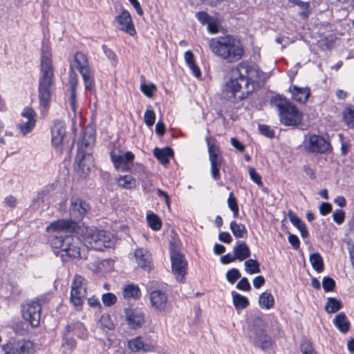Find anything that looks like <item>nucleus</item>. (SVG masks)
Returning <instances> with one entry per match:
<instances>
[{
  "instance_id": "774afa93",
  "label": "nucleus",
  "mask_w": 354,
  "mask_h": 354,
  "mask_svg": "<svg viewBox=\"0 0 354 354\" xmlns=\"http://www.w3.org/2000/svg\"><path fill=\"white\" fill-rule=\"evenodd\" d=\"M207 30L212 34H215L218 32V25L216 21H214L212 18L208 21L207 24Z\"/></svg>"
},
{
  "instance_id": "09e8293b",
  "label": "nucleus",
  "mask_w": 354,
  "mask_h": 354,
  "mask_svg": "<svg viewBox=\"0 0 354 354\" xmlns=\"http://www.w3.org/2000/svg\"><path fill=\"white\" fill-rule=\"evenodd\" d=\"M102 300L104 306H111L116 303L117 297L113 293L108 292L102 295Z\"/></svg>"
},
{
  "instance_id": "a18cd8bd",
  "label": "nucleus",
  "mask_w": 354,
  "mask_h": 354,
  "mask_svg": "<svg viewBox=\"0 0 354 354\" xmlns=\"http://www.w3.org/2000/svg\"><path fill=\"white\" fill-rule=\"evenodd\" d=\"M227 204L229 208L233 212V216L234 218H237L239 215V207L237 205L236 199L232 193L230 194V196L227 199Z\"/></svg>"
},
{
  "instance_id": "f03ea898",
  "label": "nucleus",
  "mask_w": 354,
  "mask_h": 354,
  "mask_svg": "<svg viewBox=\"0 0 354 354\" xmlns=\"http://www.w3.org/2000/svg\"><path fill=\"white\" fill-rule=\"evenodd\" d=\"M209 48L215 55L227 63L236 62L244 55L242 43L230 35L211 39L209 41Z\"/></svg>"
},
{
  "instance_id": "ddd939ff",
  "label": "nucleus",
  "mask_w": 354,
  "mask_h": 354,
  "mask_svg": "<svg viewBox=\"0 0 354 354\" xmlns=\"http://www.w3.org/2000/svg\"><path fill=\"white\" fill-rule=\"evenodd\" d=\"M41 307L38 301H32L22 306L23 318L32 327H37L40 323Z\"/></svg>"
},
{
  "instance_id": "0eeeda50",
  "label": "nucleus",
  "mask_w": 354,
  "mask_h": 354,
  "mask_svg": "<svg viewBox=\"0 0 354 354\" xmlns=\"http://www.w3.org/2000/svg\"><path fill=\"white\" fill-rule=\"evenodd\" d=\"M113 236L110 232L95 228L86 229L84 239L89 246L96 250L110 248L113 244Z\"/></svg>"
},
{
  "instance_id": "4d7b16f0",
  "label": "nucleus",
  "mask_w": 354,
  "mask_h": 354,
  "mask_svg": "<svg viewBox=\"0 0 354 354\" xmlns=\"http://www.w3.org/2000/svg\"><path fill=\"white\" fill-rule=\"evenodd\" d=\"M259 130L262 135L268 138H272L274 136V132L267 125H259Z\"/></svg>"
},
{
  "instance_id": "e433bc0d",
  "label": "nucleus",
  "mask_w": 354,
  "mask_h": 354,
  "mask_svg": "<svg viewBox=\"0 0 354 354\" xmlns=\"http://www.w3.org/2000/svg\"><path fill=\"white\" fill-rule=\"evenodd\" d=\"M120 187L125 189H132L136 187V180L131 175H124L118 179Z\"/></svg>"
},
{
  "instance_id": "a878e982",
  "label": "nucleus",
  "mask_w": 354,
  "mask_h": 354,
  "mask_svg": "<svg viewBox=\"0 0 354 354\" xmlns=\"http://www.w3.org/2000/svg\"><path fill=\"white\" fill-rule=\"evenodd\" d=\"M333 322L337 328L342 333H347L350 329V322L344 313L337 314Z\"/></svg>"
},
{
  "instance_id": "864d4df0",
  "label": "nucleus",
  "mask_w": 354,
  "mask_h": 354,
  "mask_svg": "<svg viewBox=\"0 0 354 354\" xmlns=\"http://www.w3.org/2000/svg\"><path fill=\"white\" fill-rule=\"evenodd\" d=\"M322 286L325 292H330L334 289L335 282L332 278L325 277L322 281Z\"/></svg>"
},
{
  "instance_id": "4be33fe9",
  "label": "nucleus",
  "mask_w": 354,
  "mask_h": 354,
  "mask_svg": "<svg viewBox=\"0 0 354 354\" xmlns=\"http://www.w3.org/2000/svg\"><path fill=\"white\" fill-rule=\"evenodd\" d=\"M292 97L299 103H306L310 95V89L308 87H299L293 85L289 88Z\"/></svg>"
},
{
  "instance_id": "3c124183",
  "label": "nucleus",
  "mask_w": 354,
  "mask_h": 354,
  "mask_svg": "<svg viewBox=\"0 0 354 354\" xmlns=\"http://www.w3.org/2000/svg\"><path fill=\"white\" fill-rule=\"evenodd\" d=\"M248 173L250 178L252 180L254 181L258 186L262 187L263 183L261 180V176L256 171L255 169L253 167H249Z\"/></svg>"
},
{
  "instance_id": "393cba45",
  "label": "nucleus",
  "mask_w": 354,
  "mask_h": 354,
  "mask_svg": "<svg viewBox=\"0 0 354 354\" xmlns=\"http://www.w3.org/2000/svg\"><path fill=\"white\" fill-rule=\"evenodd\" d=\"M234 254L237 260L242 261L250 256V250L245 242L238 241L233 248Z\"/></svg>"
},
{
  "instance_id": "79ce46f5",
  "label": "nucleus",
  "mask_w": 354,
  "mask_h": 354,
  "mask_svg": "<svg viewBox=\"0 0 354 354\" xmlns=\"http://www.w3.org/2000/svg\"><path fill=\"white\" fill-rule=\"evenodd\" d=\"M98 324L102 329L111 330L114 327L110 316L107 314L101 316Z\"/></svg>"
},
{
  "instance_id": "c756f323",
  "label": "nucleus",
  "mask_w": 354,
  "mask_h": 354,
  "mask_svg": "<svg viewBox=\"0 0 354 354\" xmlns=\"http://www.w3.org/2000/svg\"><path fill=\"white\" fill-rule=\"evenodd\" d=\"M274 297L268 292H263L259 298V304L263 309H270L274 306Z\"/></svg>"
},
{
  "instance_id": "603ef678",
  "label": "nucleus",
  "mask_w": 354,
  "mask_h": 354,
  "mask_svg": "<svg viewBox=\"0 0 354 354\" xmlns=\"http://www.w3.org/2000/svg\"><path fill=\"white\" fill-rule=\"evenodd\" d=\"M239 277H241V274L236 268L230 270L226 274L227 280L232 284H233Z\"/></svg>"
},
{
  "instance_id": "5701e85b",
  "label": "nucleus",
  "mask_w": 354,
  "mask_h": 354,
  "mask_svg": "<svg viewBox=\"0 0 354 354\" xmlns=\"http://www.w3.org/2000/svg\"><path fill=\"white\" fill-rule=\"evenodd\" d=\"M95 140V136L93 130L86 128L82 133L80 141L78 142L77 151H85L86 149L92 146Z\"/></svg>"
},
{
  "instance_id": "aec40b11",
  "label": "nucleus",
  "mask_w": 354,
  "mask_h": 354,
  "mask_svg": "<svg viewBox=\"0 0 354 354\" xmlns=\"http://www.w3.org/2000/svg\"><path fill=\"white\" fill-rule=\"evenodd\" d=\"M75 162L82 173L85 174L88 173L94 166V159L91 154L85 151L79 150L75 158Z\"/></svg>"
},
{
  "instance_id": "de8ad7c7",
  "label": "nucleus",
  "mask_w": 354,
  "mask_h": 354,
  "mask_svg": "<svg viewBox=\"0 0 354 354\" xmlns=\"http://www.w3.org/2000/svg\"><path fill=\"white\" fill-rule=\"evenodd\" d=\"M156 90V86L153 83L146 84L142 83L140 85V91L146 96L151 97L153 92Z\"/></svg>"
},
{
  "instance_id": "bb28decb",
  "label": "nucleus",
  "mask_w": 354,
  "mask_h": 354,
  "mask_svg": "<svg viewBox=\"0 0 354 354\" xmlns=\"http://www.w3.org/2000/svg\"><path fill=\"white\" fill-rule=\"evenodd\" d=\"M184 57L185 62L190 70L192 71L193 75L197 78L200 77L201 76V73L200 68L195 63L194 55L193 53L191 50H187L185 53Z\"/></svg>"
},
{
  "instance_id": "7ed1b4c3",
  "label": "nucleus",
  "mask_w": 354,
  "mask_h": 354,
  "mask_svg": "<svg viewBox=\"0 0 354 354\" xmlns=\"http://www.w3.org/2000/svg\"><path fill=\"white\" fill-rule=\"evenodd\" d=\"M51 56L48 47L43 46L40 60V77L39 79L38 92L40 105L44 108L49 106L51 87L53 84L54 72Z\"/></svg>"
},
{
  "instance_id": "473e14b6",
  "label": "nucleus",
  "mask_w": 354,
  "mask_h": 354,
  "mask_svg": "<svg viewBox=\"0 0 354 354\" xmlns=\"http://www.w3.org/2000/svg\"><path fill=\"white\" fill-rule=\"evenodd\" d=\"M230 230L236 238H243L247 235L245 226L242 223H237L233 221L230 223Z\"/></svg>"
},
{
  "instance_id": "4c0bfd02",
  "label": "nucleus",
  "mask_w": 354,
  "mask_h": 354,
  "mask_svg": "<svg viewBox=\"0 0 354 354\" xmlns=\"http://www.w3.org/2000/svg\"><path fill=\"white\" fill-rule=\"evenodd\" d=\"M244 266L245 272L250 274L261 272L259 263L255 259H250L246 260Z\"/></svg>"
},
{
  "instance_id": "58836bf2",
  "label": "nucleus",
  "mask_w": 354,
  "mask_h": 354,
  "mask_svg": "<svg viewBox=\"0 0 354 354\" xmlns=\"http://www.w3.org/2000/svg\"><path fill=\"white\" fill-rule=\"evenodd\" d=\"M147 221L149 226L155 231H158L161 228L162 222L159 217L154 213L150 212L147 215Z\"/></svg>"
},
{
  "instance_id": "9d476101",
  "label": "nucleus",
  "mask_w": 354,
  "mask_h": 354,
  "mask_svg": "<svg viewBox=\"0 0 354 354\" xmlns=\"http://www.w3.org/2000/svg\"><path fill=\"white\" fill-rule=\"evenodd\" d=\"M305 149L312 153L323 154L330 152L332 147L329 141L319 135H310L305 140Z\"/></svg>"
},
{
  "instance_id": "c03bdc74",
  "label": "nucleus",
  "mask_w": 354,
  "mask_h": 354,
  "mask_svg": "<svg viewBox=\"0 0 354 354\" xmlns=\"http://www.w3.org/2000/svg\"><path fill=\"white\" fill-rule=\"evenodd\" d=\"M222 162L212 161L211 164V176L215 180L221 179L220 169Z\"/></svg>"
},
{
  "instance_id": "8fccbe9b",
  "label": "nucleus",
  "mask_w": 354,
  "mask_h": 354,
  "mask_svg": "<svg viewBox=\"0 0 354 354\" xmlns=\"http://www.w3.org/2000/svg\"><path fill=\"white\" fill-rule=\"evenodd\" d=\"M156 115L153 110L148 109L144 114V121L147 126L151 127L155 122Z\"/></svg>"
},
{
  "instance_id": "bf43d9fd",
  "label": "nucleus",
  "mask_w": 354,
  "mask_h": 354,
  "mask_svg": "<svg viewBox=\"0 0 354 354\" xmlns=\"http://www.w3.org/2000/svg\"><path fill=\"white\" fill-rule=\"evenodd\" d=\"M236 288L244 291H249L251 289V286L248 279L246 277H243L237 283Z\"/></svg>"
},
{
  "instance_id": "e2e57ef3",
  "label": "nucleus",
  "mask_w": 354,
  "mask_h": 354,
  "mask_svg": "<svg viewBox=\"0 0 354 354\" xmlns=\"http://www.w3.org/2000/svg\"><path fill=\"white\" fill-rule=\"evenodd\" d=\"M332 211V205L328 203H322L319 206L320 214L326 216Z\"/></svg>"
},
{
  "instance_id": "5fc2aeb1",
  "label": "nucleus",
  "mask_w": 354,
  "mask_h": 354,
  "mask_svg": "<svg viewBox=\"0 0 354 354\" xmlns=\"http://www.w3.org/2000/svg\"><path fill=\"white\" fill-rule=\"evenodd\" d=\"M68 102L70 107L73 112L74 113V115H76L77 109V104L76 102V91H70V96L68 97Z\"/></svg>"
},
{
  "instance_id": "7c9ffc66",
  "label": "nucleus",
  "mask_w": 354,
  "mask_h": 354,
  "mask_svg": "<svg viewBox=\"0 0 354 354\" xmlns=\"http://www.w3.org/2000/svg\"><path fill=\"white\" fill-rule=\"evenodd\" d=\"M232 295L233 304L237 310L245 309L248 306L249 301L246 297L235 292L234 291L232 292Z\"/></svg>"
},
{
  "instance_id": "0e129e2a",
  "label": "nucleus",
  "mask_w": 354,
  "mask_h": 354,
  "mask_svg": "<svg viewBox=\"0 0 354 354\" xmlns=\"http://www.w3.org/2000/svg\"><path fill=\"white\" fill-rule=\"evenodd\" d=\"M288 241L294 249H298L299 248L300 241L296 235L292 234H289Z\"/></svg>"
},
{
  "instance_id": "39448f33",
  "label": "nucleus",
  "mask_w": 354,
  "mask_h": 354,
  "mask_svg": "<svg viewBox=\"0 0 354 354\" xmlns=\"http://www.w3.org/2000/svg\"><path fill=\"white\" fill-rule=\"evenodd\" d=\"M271 103L277 108L279 120L282 124L290 127L299 124L302 113L292 103L280 97H274Z\"/></svg>"
},
{
  "instance_id": "c9c22d12",
  "label": "nucleus",
  "mask_w": 354,
  "mask_h": 354,
  "mask_svg": "<svg viewBox=\"0 0 354 354\" xmlns=\"http://www.w3.org/2000/svg\"><path fill=\"white\" fill-rule=\"evenodd\" d=\"M66 328L68 331L73 330L74 334L81 339H85L87 337V330L80 322H77L73 326L68 325Z\"/></svg>"
},
{
  "instance_id": "4468645a",
  "label": "nucleus",
  "mask_w": 354,
  "mask_h": 354,
  "mask_svg": "<svg viewBox=\"0 0 354 354\" xmlns=\"http://www.w3.org/2000/svg\"><path fill=\"white\" fill-rule=\"evenodd\" d=\"M90 209V205L85 201L75 197L71 198L69 213L73 223L82 221Z\"/></svg>"
},
{
  "instance_id": "13d9d810",
  "label": "nucleus",
  "mask_w": 354,
  "mask_h": 354,
  "mask_svg": "<svg viewBox=\"0 0 354 354\" xmlns=\"http://www.w3.org/2000/svg\"><path fill=\"white\" fill-rule=\"evenodd\" d=\"M345 213L342 209L335 210L333 214V221L337 224H342L344 221Z\"/></svg>"
},
{
  "instance_id": "9b49d317",
  "label": "nucleus",
  "mask_w": 354,
  "mask_h": 354,
  "mask_svg": "<svg viewBox=\"0 0 354 354\" xmlns=\"http://www.w3.org/2000/svg\"><path fill=\"white\" fill-rule=\"evenodd\" d=\"M110 156L115 169L123 172L130 169L135 158L132 152H124L118 147L112 149Z\"/></svg>"
},
{
  "instance_id": "69168bd1",
  "label": "nucleus",
  "mask_w": 354,
  "mask_h": 354,
  "mask_svg": "<svg viewBox=\"0 0 354 354\" xmlns=\"http://www.w3.org/2000/svg\"><path fill=\"white\" fill-rule=\"evenodd\" d=\"M4 204L6 207L12 209L17 205V199L12 196H6L4 199Z\"/></svg>"
},
{
  "instance_id": "1a4fd4ad",
  "label": "nucleus",
  "mask_w": 354,
  "mask_h": 354,
  "mask_svg": "<svg viewBox=\"0 0 354 354\" xmlns=\"http://www.w3.org/2000/svg\"><path fill=\"white\" fill-rule=\"evenodd\" d=\"M86 280L80 274H75L73 277L71 290V301L77 307L81 306L84 303L86 292Z\"/></svg>"
},
{
  "instance_id": "f704fd0d",
  "label": "nucleus",
  "mask_w": 354,
  "mask_h": 354,
  "mask_svg": "<svg viewBox=\"0 0 354 354\" xmlns=\"http://www.w3.org/2000/svg\"><path fill=\"white\" fill-rule=\"evenodd\" d=\"M310 262L312 267L317 272H322L324 270L323 259L319 253L315 252L310 256Z\"/></svg>"
},
{
  "instance_id": "680f3d73",
  "label": "nucleus",
  "mask_w": 354,
  "mask_h": 354,
  "mask_svg": "<svg viewBox=\"0 0 354 354\" xmlns=\"http://www.w3.org/2000/svg\"><path fill=\"white\" fill-rule=\"evenodd\" d=\"M301 351L302 354H307L308 353L314 351L315 350L312 347L311 343L309 341L304 340L301 344Z\"/></svg>"
},
{
  "instance_id": "20e7f679",
  "label": "nucleus",
  "mask_w": 354,
  "mask_h": 354,
  "mask_svg": "<svg viewBox=\"0 0 354 354\" xmlns=\"http://www.w3.org/2000/svg\"><path fill=\"white\" fill-rule=\"evenodd\" d=\"M49 242L53 249L58 250L55 253L59 255L64 261H66L67 258L80 257V243L78 239L74 236L52 235Z\"/></svg>"
},
{
  "instance_id": "412c9836",
  "label": "nucleus",
  "mask_w": 354,
  "mask_h": 354,
  "mask_svg": "<svg viewBox=\"0 0 354 354\" xmlns=\"http://www.w3.org/2000/svg\"><path fill=\"white\" fill-rule=\"evenodd\" d=\"M125 316L128 324L132 328H140L145 322L144 313L137 309L126 308Z\"/></svg>"
},
{
  "instance_id": "c85d7f7f",
  "label": "nucleus",
  "mask_w": 354,
  "mask_h": 354,
  "mask_svg": "<svg viewBox=\"0 0 354 354\" xmlns=\"http://www.w3.org/2000/svg\"><path fill=\"white\" fill-rule=\"evenodd\" d=\"M129 348L133 352L140 351H148L150 350L149 344H145L140 337L132 339L128 342Z\"/></svg>"
},
{
  "instance_id": "6e6552de",
  "label": "nucleus",
  "mask_w": 354,
  "mask_h": 354,
  "mask_svg": "<svg viewBox=\"0 0 354 354\" xmlns=\"http://www.w3.org/2000/svg\"><path fill=\"white\" fill-rule=\"evenodd\" d=\"M73 69L75 68L81 74L84 80L85 88L91 90L94 86L93 75L91 71L87 57L82 52L74 55V62L71 64Z\"/></svg>"
},
{
  "instance_id": "49530a36",
  "label": "nucleus",
  "mask_w": 354,
  "mask_h": 354,
  "mask_svg": "<svg viewBox=\"0 0 354 354\" xmlns=\"http://www.w3.org/2000/svg\"><path fill=\"white\" fill-rule=\"evenodd\" d=\"M344 120L349 125L354 127V106L346 108L344 112Z\"/></svg>"
},
{
  "instance_id": "dca6fc26",
  "label": "nucleus",
  "mask_w": 354,
  "mask_h": 354,
  "mask_svg": "<svg viewBox=\"0 0 354 354\" xmlns=\"http://www.w3.org/2000/svg\"><path fill=\"white\" fill-rule=\"evenodd\" d=\"M150 307L155 311H165L168 306L169 299L167 292L162 289H153L149 292Z\"/></svg>"
},
{
  "instance_id": "f257e3e1",
  "label": "nucleus",
  "mask_w": 354,
  "mask_h": 354,
  "mask_svg": "<svg viewBox=\"0 0 354 354\" xmlns=\"http://www.w3.org/2000/svg\"><path fill=\"white\" fill-rule=\"evenodd\" d=\"M264 74L255 65L241 62L231 71L224 93L228 100L238 102L246 98L258 86Z\"/></svg>"
},
{
  "instance_id": "a19ab883",
  "label": "nucleus",
  "mask_w": 354,
  "mask_h": 354,
  "mask_svg": "<svg viewBox=\"0 0 354 354\" xmlns=\"http://www.w3.org/2000/svg\"><path fill=\"white\" fill-rule=\"evenodd\" d=\"M208 151L210 162H222L221 151L216 145L208 143Z\"/></svg>"
},
{
  "instance_id": "cd10ccee",
  "label": "nucleus",
  "mask_w": 354,
  "mask_h": 354,
  "mask_svg": "<svg viewBox=\"0 0 354 354\" xmlns=\"http://www.w3.org/2000/svg\"><path fill=\"white\" fill-rule=\"evenodd\" d=\"M153 155L162 165H166L169 162V157L173 156V151L169 147L155 148Z\"/></svg>"
},
{
  "instance_id": "ea45409f",
  "label": "nucleus",
  "mask_w": 354,
  "mask_h": 354,
  "mask_svg": "<svg viewBox=\"0 0 354 354\" xmlns=\"http://www.w3.org/2000/svg\"><path fill=\"white\" fill-rule=\"evenodd\" d=\"M36 120H27L26 122L21 121L17 124L19 129V133L22 136H26L30 133L35 126Z\"/></svg>"
},
{
  "instance_id": "f8f14e48",
  "label": "nucleus",
  "mask_w": 354,
  "mask_h": 354,
  "mask_svg": "<svg viewBox=\"0 0 354 354\" xmlns=\"http://www.w3.org/2000/svg\"><path fill=\"white\" fill-rule=\"evenodd\" d=\"M33 344L25 339L14 342L12 346L8 344L0 346V354H31L33 352Z\"/></svg>"
},
{
  "instance_id": "2eb2a0df",
  "label": "nucleus",
  "mask_w": 354,
  "mask_h": 354,
  "mask_svg": "<svg viewBox=\"0 0 354 354\" xmlns=\"http://www.w3.org/2000/svg\"><path fill=\"white\" fill-rule=\"evenodd\" d=\"M170 259L172 271L176 277V280L181 283L184 282L187 269V263L184 256L179 252L173 250L171 252Z\"/></svg>"
},
{
  "instance_id": "b1692460",
  "label": "nucleus",
  "mask_w": 354,
  "mask_h": 354,
  "mask_svg": "<svg viewBox=\"0 0 354 354\" xmlns=\"http://www.w3.org/2000/svg\"><path fill=\"white\" fill-rule=\"evenodd\" d=\"M73 221L70 219H59L52 222L47 227L46 232H61L69 230L72 227Z\"/></svg>"
},
{
  "instance_id": "423d86ee",
  "label": "nucleus",
  "mask_w": 354,
  "mask_h": 354,
  "mask_svg": "<svg viewBox=\"0 0 354 354\" xmlns=\"http://www.w3.org/2000/svg\"><path fill=\"white\" fill-rule=\"evenodd\" d=\"M266 328V325L263 319L260 317H256L249 326L247 333L250 342L263 351L272 346V339L267 335Z\"/></svg>"
},
{
  "instance_id": "2f4dec72",
  "label": "nucleus",
  "mask_w": 354,
  "mask_h": 354,
  "mask_svg": "<svg viewBox=\"0 0 354 354\" xmlns=\"http://www.w3.org/2000/svg\"><path fill=\"white\" fill-rule=\"evenodd\" d=\"M125 299H138L140 297V290L138 286L133 284L126 286L122 292Z\"/></svg>"
},
{
  "instance_id": "37998d69",
  "label": "nucleus",
  "mask_w": 354,
  "mask_h": 354,
  "mask_svg": "<svg viewBox=\"0 0 354 354\" xmlns=\"http://www.w3.org/2000/svg\"><path fill=\"white\" fill-rule=\"evenodd\" d=\"M78 82L77 74L73 69V66L70 67L68 73V84L70 86V91H76V87Z\"/></svg>"
},
{
  "instance_id": "a211bd4d",
  "label": "nucleus",
  "mask_w": 354,
  "mask_h": 354,
  "mask_svg": "<svg viewBox=\"0 0 354 354\" xmlns=\"http://www.w3.org/2000/svg\"><path fill=\"white\" fill-rule=\"evenodd\" d=\"M66 127L62 122H55L51 129V141L53 146L62 151L65 143Z\"/></svg>"
},
{
  "instance_id": "6ab92c4d",
  "label": "nucleus",
  "mask_w": 354,
  "mask_h": 354,
  "mask_svg": "<svg viewBox=\"0 0 354 354\" xmlns=\"http://www.w3.org/2000/svg\"><path fill=\"white\" fill-rule=\"evenodd\" d=\"M138 266L146 271L152 268V257L149 251L143 248H138L133 252Z\"/></svg>"
},
{
  "instance_id": "6e6d98bb",
  "label": "nucleus",
  "mask_w": 354,
  "mask_h": 354,
  "mask_svg": "<svg viewBox=\"0 0 354 354\" xmlns=\"http://www.w3.org/2000/svg\"><path fill=\"white\" fill-rule=\"evenodd\" d=\"M21 116L26 118L27 120H36V113L32 108L26 107L22 113Z\"/></svg>"
},
{
  "instance_id": "052dcab7",
  "label": "nucleus",
  "mask_w": 354,
  "mask_h": 354,
  "mask_svg": "<svg viewBox=\"0 0 354 354\" xmlns=\"http://www.w3.org/2000/svg\"><path fill=\"white\" fill-rule=\"evenodd\" d=\"M196 19L203 24H207L212 19L209 15L205 12H198L196 14Z\"/></svg>"
},
{
  "instance_id": "72a5a7b5",
  "label": "nucleus",
  "mask_w": 354,
  "mask_h": 354,
  "mask_svg": "<svg viewBox=\"0 0 354 354\" xmlns=\"http://www.w3.org/2000/svg\"><path fill=\"white\" fill-rule=\"evenodd\" d=\"M342 308V302L334 297H328L325 306V310L328 313H335Z\"/></svg>"
},
{
  "instance_id": "f3484780",
  "label": "nucleus",
  "mask_w": 354,
  "mask_h": 354,
  "mask_svg": "<svg viewBox=\"0 0 354 354\" xmlns=\"http://www.w3.org/2000/svg\"><path fill=\"white\" fill-rule=\"evenodd\" d=\"M115 27L131 36L136 34V31L132 21L131 16L129 11L122 10L121 12L115 17Z\"/></svg>"
},
{
  "instance_id": "338daca9",
  "label": "nucleus",
  "mask_w": 354,
  "mask_h": 354,
  "mask_svg": "<svg viewBox=\"0 0 354 354\" xmlns=\"http://www.w3.org/2000/svg\"><path fill=\"white\" fill-rule=\"evenodd\" d=\"M218 239L225 243H230L232 241V238L229 232H222L218 235Z\"/></svg>"
}]
</instances>
